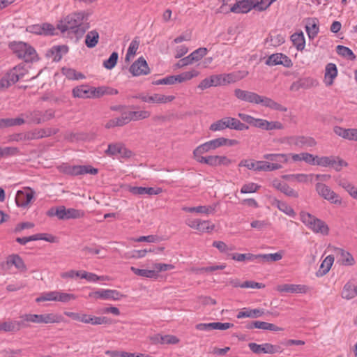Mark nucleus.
Wrapping results in <instances>:
<instances>
[{
  "mask_svg": "<svg viewBox=\"0 0 357 357\" xmlns=\"http://www.w3.org/2000/svg\"><path fill=\"white\" fill-rule=\"evenodd\" d=\"M89 13L84 11L73 13L61 20L57 28L62 32L72 31L77 36H82L89 28Z\"/></svg>",
  "mask_w": 357,
  "mask_h": 357,
  "instance_id": "obj_1",
  "label": "nucleus"
},
{
  "mask_svg": "<svg viewBox=\"0 0 357 357\" xmlns=\"http://www.w3.org/2000/svg\"><path fill=\"white\" fill-rule=\"evenodd\" d=\"M300 217L301 222L313 232L323 235L328 234L329 228L325 222L321 219L305 211L301 212Z\"/></svg>",
  "mask_w": 357,
  "mask_h": 357,
  "instance_id": "obj_2",
  "label": "nucleus"
},
{
  "mask_svg": "<svg viewBox=\"0 0 357 357\" xmlns=\"http://www.w3.org/2000/svg\"><path fill=\"white\" fill-rule=\"evenodd\" d=\"M10 49L20 59L26 62H32L37 59L35 49L24 42H12L9 44Z\"/></svg>",
  "mask_w": 357,
  "mask_h": 357,
  "instance_id": "obj_3",
  "label": "nucleus"
},
{
  "mask_svg": "<svg viewBox=\"0 0 357 357\" xmlns=\"http://www.w3.org/2000/svg\"><path fill=\"white\" fill-rule=\"evenodd\" d=\"M226 128L244 130H248L249 127L245 123H241L238 119L233 117H224L213 123L209 127V130L213 132L222 131Z\"/></svg>",
  "mask_w": 357,
  "mask_h": 357,
  "instance_id": "obj_4",
  "label": "nucleus"
},
{
  "mask_svg": "<svg viewBox=\"0 0 357 357\" xmlns=\"http://www.w3.org/2000/svg\"><path fill=\"white\" fill-rule=\"evenodd\" d=\"M24 322H31L34 324H58L63 320V317L57 313H45L41 314H24L20 317Z\"/></svg>",
  "mask_w": 357,
  "mask_h": 357,
  "instance_id": "obj_5",
  "label": "nucleus"
},
{
  "mask_svg": "<svg viewBox=\"0 0 357 357\" xmlns=\"http://www.w3.org/2000/svg\"><path fill=\"white\" fill-rule=\"evenodd\" d=\"M26 73L24 66L18 65L9 70L0 79V90H4L16 83Z\"/></svg>",
  "mask_w": 357,
  "mask_h": 357,
  "instance_id": "obj_6",
  "label": "nucleus"
},
{
  "mask_svg": "<svg viewBox=\"0 0 357 357\" xmlns=\"http://www.w3.org/2000/svg\"><path fill=\"white\" fill-rule=\"evenodd\" d=\"M77 298V296L73 294L65 293L59 291H52L43 293L36 299L37 303L43 301H57L68 303Z\"/></svg>",
  "mask_w": 357,
  "mask_h": 357,
  "instance_id": "obj_7",
  "label": "nucleus"
},
{
  "mask_svg": "<svg viewBox=\"0 0 357 357\" xmlns=\"http://www.w3.org/2000/svg\"><path fill=\"white\" fill-rule=\"evenodd\" d=\"M59 172L70 176H79L89 174L96 175L98 174V169L91 165H69L63 164L59 167Z\"/></svg>",
  "mask_w": 357,
  "mask_h": 357,
  "instance_id": "obj_8",
  "label": "nucleus"
},
{
  "mask_svg": "<svg viewBox=\"0 0 357 357\" xmlns=\"http://www.w3.org/2000/svg\"><path fill=\"white\" fill-rule=\"evenodd\" d=\"M315 189L318 195L328 201L331 204L336 205H342V199L341 197L335 192L330 187L323 183H317L315 185Z\"/></svg>",
  "mask_w": 357,
  "mask_h": 357,
  "instance_id": "obj_9",
  "label": "nucleus"
},
{
  "mask_svg": "<svg viewBox=\"0 0 357 357\" xmlns=\"http://www.w3.org/2000/svg\"><path fill=\"white\" fill-rule=\"evenodd\" d=\"M135 98L139 99L142 102L148 103L165 104L170 102L175 99L174 96H165L160 93H139L134 96Z\"/></svg>",
  "mask_w": 357,
  "mask_h": 357,
  "instance_id": "obj_10",
  "label": "nucleus"
},
{
  "mask_svg": "<svg viewBox=\"0 0 357 357\" xmlns=\"http://www.w3.org/2000/svg\"><path fill=\"white\" fill-rule=\"evenodd\" d=\"M317 165L324 167H331L335 171L340 172L342 169V167L347 166V162L335 156H318Z\"/></svg>",
  "mask_w": 357,
  "mask_h": 357,
  "instance_id": "obj_11",
  "label": "nucleus"
},
{
  "mask_svg": "<svg viewBox=\"0 0 357 357\" xmlns=\"http://www.w3.org/2000/svg\"><path fill=\"white\" fill-rule=\"evenodd\" d=\"M55 214L59 220H68L82 218L84 215V212L73 208H66L65 206H61L55 208Z\"/></svg>",
  "mask_w": 357,
  "mask_h": 357,
  "instance_id": "obj_12",
  "label": "nucleus"
},
{
  "mask_svg": "<svg viewBox=\"0 0 357 357\" xmlns=\"http://www.w3.org/2000/svg\"><path fill=\"white\" fill-rule=\"evenodd\" d=\"M234 93L236 98L241 101L247 102L249 103L259 105L262 100L261 96L252 91L236 89Z\"/></svg>",
  "mask_w": 357,
  "mask_h": 357,
  "instance_id": "obj_13",
  "label": "nucleus"
},
{
  "mask_svg": "<svg viewBox=\"0 0 357 357\" xmlns=\"http://www.w3.org/2000/svg\"><path fill=\"white\" fill-rule=\"evenodd\" d=\"M219 147H220L219 138L211 139L198 146L193 151V157L195 159L203 157V154L215 150Z\"/></svg>",
  "mask_w": 357,
  "mask_h": 357,
  "instance_id": "obj_14",
  "label": "nucleus"
},
{
  "mask_svg": "<svg viewBox=\"0 0 357 357\" xmlns=\"http://www.w3.org/2000/svg\"><path fill=\"white\" fill-rule=\"evenodd\" d=\"M105 153L110 156H119L120 158H126L132 155V152L127 149L122 143L110 144L108 145Z\"/></svg>",
  "mask_w": 357,
  "mask_h": 357,
  "instance_id": "obj_15",
  "label": "nucleus"
},
{
  "mask_svg": "<svg viewBox=\"0 0 357 357\" xmlns=\"http://www.w3.org/2000/svg\"><path fill=\"white\" fill-rule=\"evenodd\" d=\"M265 63L269 66L282 65L286 68H290L293 66L291 60L287 55L282 53H275L270 55Z\"/></svg>",
  "mask_w": 357,
  "mask_h": 357,
  "instance_id": "obj_16",
  "label": "nucleus"
},
{
  "mask_svg": "<svg viewBox=\"0 0 357 357\" xmlns=\"http://www.w3.org/2000/svg\"><path fill=\"white\" fill-rule=\"evenodd\" d=\"M129 71L133 76H140L149 74L150 69L146 60L141 56L130 66Z\"/></svg>",
  "mask_w": 357,
  "mask_h": 357,
  "instance_id": "obj_17",
  "label": "nucleus"
},
{
  "mask_svg": "<svg viewBox=\"0 0 357 357\" xmlns=\"http://www.w3.org/2000/svg\"><path fill=\"white\" fill-rule=\"evenodd\" d=\"M279 292L291 294H306L310 291V287L305 284H282L276 287Z\"/></svg>",
  "mask_w": 357,
  "mask_h": 357,
  "instance_id": "obj_18",
  "label": "nucleus"
},
{
  "mask_svg": "<svg viewBox=\"0 0 357 357\" xmlns=\"http://www.w3.org/2000/svg\"><path fill=\"white\" fill-rule=\"evenodd\" d=\"M248 347L255 354H273L278 352V347L269 343L262 344H257V343H249Z\"/></svg>",
  "mask_w": 357,
  "mask_h": 357,
  "instance_id": "obj_19",
  "label": "nucleus"
},
{
  "mask_svg": "<svg viewBox=\"0 0 357 357\" xmlns=\"http://www.w3.org/2000/svg\"><path fill=\"white\" fill-rule=\"evenodd\" d=\"M271 185L288 197L293 198L298 197V192L291 188L287 183L282 182L278 178H274L271 182Z\"/></svg>",
  "mask_w": 357,
  "mask_h": 357,
  "instance_id": "obj_20",
  "label": "nucleus"
},
{
  "mask_svg": "<svg viewBox=\"0 0 357 357\" xmlns=\"http://www.w3.org/2000/svg\"><path fill=\"white\" fill-rule=\"evenodd\" d=\"M34 191L29 188L27 190H19L15 197L16 204L20 207L27 206L33 199Z\"/></svg>",
  "mask_w": 357,
  "mask_h": 357,
  "instance_id": "obj_21",
  "label": "nucleus"
},
{
  "mask_svg": "<svg viewBox=\"0 0 357 357\" xmlns=\"http://www.w3.org/2000/svg\"><path fill=\"white\" fill-rule=\"evenodd\" d=\"M26 327L24 321H15L9 319L6 321L0 322V331L3 332H17L22 328Z\"/></svg>",
  "mask_w": 357,
  "mask_h": 357,
  "instance_id": "obj_22",
  "label": "nucleus"
},
{
  "mask_svg": "<svg viewBox=\"0 0 357 357\" xmlns=\"http://www.w3.org/2000/svg\"><path fill=\"white\" fill-rule=\"evenodd\" d=\"M128 190L134 195H156L160 194L162 192V189L160 188H154L152 187H138V186H131L129 185L128 187Z\"/></svg>",
  "mask_w": 357,
  "mask_h": 357,
  "instance_id": "obj_23",
  "label": "nucleus"
},
{
  "mask_svg": "<svg viewBox=\"0 0 357 357\" xmlns=\"http://www.w3.org/2000/svg\"><path fill=\"white\" fill-rule=\"evenodd\" d=\"M245 328L251 330L253 328H259L262 330L271 331H282L283 328L277 326L276 325L265 321H253L246 324Z\"/></svg>",
  "mask_w": 357,
  "mask_h": 357,
  "instance_id": "obj_24",
  "label": "nucleus"
},
{
  "mask_svg": "<svg viewBox=\"0 0 357 357\" xmlns=\"http://www.w3.org/2000/svg\"><path fill=\"white\" fill-rule=\"evenodd\" d=\"M26 119L29 124H41L43 123L42 119L43 111L38 109L29 110L21 114Z\"/></svg>",
  "mask_w": 357,
  "mask_h": 357,
  "instance_id": "obj_25",
  "label": "nucleus"
},
{
  "mask_svg": "<svg viewBox=\"0 0 357 357\" xmlns=\"http://www.w3.org/2000/svg\"><path fill=\"white\" fill-rule=\"evenodd\" d=\"M68 52V47L66 45L53 46L47 52V56L51 58L53 61H59L63 55Z\"/></svg>",
  "mask_w": 357,
  "mask_h": 357,
  "instance_id": "obj_26",
  "label": "nucleus"
},
{
  "mask_svg": "<svg viewBox=\"0 0 357 357\" xmlns=\"http://www.w3.org/2000/svg\"><path fill=\"white\" fill-rule=\"evenodd\" d=\"M248 70H238L228 74H222L225 85L236 82L248 75Z\"/></svg>",
  "mask_w": 357,
  "mask_h": 357,
  "instance_id": "obj_27",
  "label": "nucleus"
},
{
  "mask_svg": "<svg viewBox=\"0 0 357 357\" xmlns=\"http://www.w3.org/2000/svg\"><path fill=\"white\" fill-rule=\"evenodd\" d=\"M264 314V310L263 309H250V308H243L241 311H240L236 317L238 319H242L245 317L249 318H258Z\"/></svg>",
  "mask_w": 357,
  "mask_h": 357,
  "instance_id": "obj_28",
  "label": "nucleus"
},
{
  "mask_svg": "<svg viewBox=\"0 0 357 357\" xmlns=\"http://www.w3.org/2000/svg\"><path fill=\"white\" fill-rule=\"evenodd\" d=\"M7 264L14 266L19 271L24 273L27 271L22 258L18 255H11L7 259Z\"/></svg>",
  "mask_w": 357,
  "mask_h": 357,
  "instance_id": "obj_29",
  "label": "nucleus"
},
{
  "mask_svg": "<svg viewBox=\"0 0 357 357\" xmlns=\"http://www.w3.org/2000/svg\"><path fill=\"white\" fill-rule=\"evenodd\" d=\"M128 123L133 121L146 119L151 116V112L147 110L125 112Z\"/></svg>",
  "mask_w": 357,
  "mask_h": 357,
  "instance_id": "obj_30",
  "label": "nucleus"
},
{
  "mask_svg": "<svg viewBox=\"0 0 357 357\" xmlns=\"http://www.w3.org/2000/svg\"><path fill=\"white\" fill-rule=\"evenodd\" d=\"M337 75V69L336 65L332 63H329L326 66L325 70V82L326 85L330 86L333 84V79Z\"/></svg>",
  "mask_w": 357,
  "mask_h": 357,
  "instance_id": "obj_31",
  "label": "nucleus"
},
{
  "mask_svg": "<svg viewBox=\"0 0 357 357\" xmlns=\"http://www.w3.org/2000/svg\"><path fill=\"white\" fill-rule=\"evenodd\" d=\"M294 145L298 147H312L317 144L314 139L310 137L298 136L292 138Z\"/></svg>",
  "mask_w": 357,
  "mask_h": 357,
  "instance_id": "obj_32",
  "label": "nucleus"
},
{
  "mask_svg": "<svg viewBox=\"0 0 357 357\" xmlns=\"http://www.w3.org/2000/svg\"><path fill=\"white\" fill-rule=\"evenodd\" d=\"M91 86L87 85H80L73 89V96L79 98H91Z\"/></svg>",
  "mask_w": 357,
  "mask_h": 357,
  "instance_id": "obj_33",
  "label": "nucleus"
},
{
  "mask_svg": "<svg viewBox=\"0 0 357 357\" xmlns=\"http://www.w3.org/2000/svg\"><path fill=\"white\" fill-rule=\"evenodd\" d=\"M182 210L189 213H197L210 214L213 213L215 211V206H199L196 207H183Z\"/></svg>",
  "mask_w": 357,
  "mask_h": 357,
  "instance_id": "obj_34",
  "label": "nucleus"
},
{
  "mask_svg": "<svg viewBox=\"0 0 357 357\" xmlns=\"http://www.w3.org/2000/svg\"><path fill=\"white\" fill-rule=\"evenodd\" d=\"M289 155L284 153H267L263 155V158L268 162H275L274 163H287L289 161Z\"/></svg>",
  "mask_w": 357,
  "mask_h": 357,
  "instance_id": "obj_35",
  "label": "nucleus"
},
{
  "mask_svg": "<svg viewBox=\"0 0 357 357\" xmlns=\"http://www.w3.org/2000/svg\"><path fill=\"white\" fill-rule=\"evenodd\" d=\"M333 262L334 257L333 255L327 256L321 262L317 275L323 276L326 275L330 271Z\"/></svg>",
  "mask_w": 357,
  "mask_h": 357,
  "instance_id": "obj_36",
  "label": "nucleus"
},
{
  "mask_svg": "<svg viewBox=\"0 0 357 357\" xmlns=\"http://www.w3.org/2000/svg\"><path fill=\"white\" fill-rule=\"evenodd\" d=\"M261 100H261L260 105H261L264 107H269L272 109H275V110L280 111V112H286L287 110V107H285L282 106L281 104L274 101L271 98H269L266 96H262Z\"/></svg>",
  "mask_w": 357,
  "mask_h": 357,
  "instance_id": "obj_37",
  "label": "nucleus"
},
{
  "mask_svg": "<svg viewBox=\"0 0 357 357\" xmlns=\"http://www.w3.org/2000/svg\"><path fill=\"white\" fill-rule=\"evenodd\" d=\"M282 168L279 163H271L268 161H257V171L271 172Z\"/></svg>",
  "mask_w": 357,
  "mask_h": 357,
  "instance_id": "obj_38",
  "label": "nucleus"
},
{
  "mask_svg": "<svg viewBox=\"0 0 357 357\" xmlns=\"http://www.w3.org/2000/svg\"><path fill=\"white\" fill-rule=\"evenodd\" d=\"M318 20L316 18L309 20V22L305 26L306 32L308 37L311 39L314 38L319 33Z\"/></svg>",
  "mask_w": 357,
  "mask_h": 357,
  "instance_id": "obj_39",
  "label": "nucleus"
},
{
  "mask_svg": "<svg viewBox=\"0 0 357 357\" xmlns=\"http://www.w3.org/2000/svg\"><path fill=\"white\" fill-rule=\"evenodd\" d=\"M102 295V299L110 301H119L122 298L125 297L123 294L116 289H103Z\"/></svg>",
  "mask_w": 357,
  "mask_h": 357,
  "instance_id": "obj_40",
  "label": "nucleus"
},
{
  "mask_svg": "<svg viewBox=\"0 0 357 357\" xmlns=\"http://www.w3.org/2000/svg\"><path fill=\"white\" fill-rule=\"evenodd\" d=\"M291 40L297 50L302 51L305 48V40L304 34L302 31L300 33H293L291 36Z\"/></svg>",
  "mask_w": 357,
  "mask_h": 357,
  "instance_id": "obj_41",
  "label": "nucleus"
},
{
  "mask_svg": "<svg viewBox=\"0 0 357 357\" xmlns=\"http://www.w3.org/2000/svg\"><path fill=\"white\" fill-rule=\"evenodd\" d=\"M127 123L128 121L124 112L121 116L109 120L105 124V128L109 129L116 126H123Z\"/></svg>",
  "mask_w": 357,
  "mask_h": 357,
  "instance_id": "obj_42",
  "label": "nucleus"
},
{
  "mask_svg": "<svg viewBox=\"0 0 357 357\" xmlns=\"http://www.w3.org/2000/svg\"><path fill=\"white\" fill-rule=\"evenodd\" d=\"M130 270L134 274L143 278H157L158 277L155 270L140 269L134 266H131Z\"/></svg>",
  "mask_w": 357,
  "mask_h": 357,
  "instance_id": "obj_43",
  "label": "nucleus"
},
{
  "mask_svg": "<svg viewBox=\"0 0 357 357\" xmlns=\"http://www.w3.org/2000/svg\"><path fill=\"white\" fill-rule=\"evenodd\" d=\"M313 176V174H286L282 177L285 180L289 181H296L298 183H307L310 180V178Z\"/></svg>",
  "mask_w": 357,
  "mask_h": 357,
  "instance_id": "obj_44",
  "label": "nucleus"
},
{
  "mask_svg": "<svg viewBox=\"0 0 357 357\" xmlns=\"http://www.w3.org/2000/svg\"><path fill=\"white\" fill-rule=\"evenodd\" d=\"M99 40V33L97 31L93 30L89 32L86 36L85 38V44L87 47L93 48L98 43Z\"/></svg>",
  "mask_w": 357,
  "mask_h": 357,
  "instance_id": "obj_45",
  "label": "nucleus"
},
{
  "mask_svg": "<svg viewBox=\"0 0 357 357\" xmlns=\"http://www.w3.org/2000/svg\"><path fill=\"white\" fill-rule=\"evenodd\" d=\"M62 73L68 79L73 80H77L84 78L82 73L77 72L75 69L69 68H63Z\"/></svg>",
  "mask_w": 357,
  "mask_h": 357,
  "instance_id": "obj_46",
  "label": "nucleus"
},
{
  "mask_svg": "<svg viewBox=\"0 0 357 357\" xmlns=\"http://www.w3.org/2000/svg\"><path fill=\"white\" fill-rule=\"evenodd\" d=\"M195 160L201 164H206L211 167L218 166V155H208L199 157L195 159Z\"/></svg>",
  "mask_w": 357,
  "mask_h": 357,
  "instance_id": "obj_47",
  "label": "nucleus"
},
{
  "mask_svg": "<svg viewBox=\"0 0 357 357\" xmlns=\"http://www.w3.org/2000/svg\"><path fill=\"white\" fill-rule=\"evenodd\" d=\"M337 53L347 58L349 60L354 61L356 59V56L354 52L349 47L343 46V45H337L336 47Z\"/></svg>",
  "mask_w": 357,
  "mask_h": 357,
  "instance_id": "obj_48",
  "label": "nucleus"
},
{
  "mask_svg": "<svg viewBox=\"0 0 357 357\" xmlns=\"http://www.w3.org/2000/svg\"><path fill=\"white\" fill-rule=\"evenodd\" d=\"M199 74V71L196 70L182 73L176 75V82L181 83L188 80H190L193 77H197Z\"/></svg>",
  "mask_w": 357,
  "mask_h": 357,
  "instance_id": "obj_49",
  "label": "nucleus"
},
{
  "mask_svg": "<svg viewBox=\"0 0 357 357\" xmlns=\"http://www.w3.org/2000/svg\"><path fill=\"white\" fill-rule=\"evenodd\" d=\"M342 297L343 298L350 300L356 296V291H355L354 286L349 282L347 283L342 289Z\"/></svg>",
  "mask_w": 357,
  "mask_h": 357,
  "instance_id": "obj_50",
  "label": "nucleus"
},
{
  "mask_svg": "<svg viewBox=\"0 0 357 357\" xmlns=\"http://www.w3.org/2000/svg\"><path fill=\"white\" fill-rule=\"evenodd\" d=\"M20 154V151L17 147L14 146H7V147H0V158L17 155Z\"/></svg>",
  "mask_w": 357,
  "mask_h": 357,
  "instance_id": "obj_51",
  "label": "nucleus"
},
{
  "mask_svg": "<svg viewBox=\"0 0 357 357\" xmlns=\"http://www.w3.org/2000/svg\"><path fill=\"white\" fill-rule=\"evenodd\" d=\"M266 43H270L271 45L274 47L280 46L283 44L285 41L284 37L282 34L272 35L270 34L266 40Z\"/></svg>",
  "mask_w": 357,
  "mask_h": 357,
  "instance_id": "obj_52",
  "label": "nucleus"
},
{
  "mask_svg": "<svg viewBox=\"0 0 357 357\" xmlns=\"http://www.w3.org/2000/svg\"><path fill=\"white\" fill-rule=\"evenodd\" d=\"M342 264L344 266H353L355 264V259L352 255L344 250H340Z\"/></svg>",
  "mask_w": 357,
  "mask_h": 357,
  "instance_id": "obj_53",
  "label": "nucleus"
},
{
  "mask_svg": "<svg viewBox=\"0 0 357 357\" xmlns=\"http://www.w3.org/2000/svg\"><path fill=\"white\" fill-rule=\"evenodd\" d=\"M276 205L280 211H282L289 217L294 218L296 216V213L294 209L286 202L277 201Z\"/></svg>",
  "mask_w": 357,
  "mask_h": 357,
  "instance_id": "obj_54",
  "label": "nucleus"
},
{
  "mask_svg": "<svg viewBox=\"0 0 357 357\" xmlns=\"http://www.w3.org/2000/svg\"><path fill=\"white\" fill-rule=\"evenodd\" d=\"M208 50L205 47H200L192 52L190 55V57L193 62L201 60L205 55H206Z\"/></svg>",
  "mask_w": 357,
  "mask_h": 357,
  "instance_id": "obj_55",
  "label": "nucleus"
},
{
  "mask_svg": "<svg viewBox=\"0 0 357 357\" xmlns=\"http://www.w3.org/2000/svg\"><path fill=\"white\" fill-rule=\"evenodd\" d=\"M119 58V54L117 52H114L110 55L109 58L103 62V66L108 69L111 70L114 68L117 63V60Z\"/></svg>",
  "mask_w": 357,
  "mask_h": 357,
  "instance_id": "obj_56",
  "label": "nucleus"
},
{
  "mask_svg": "<svg viewBox=\"0 0 357 357\" xmlns=\"http://www.w3.org/2000/svg\"><path fill=\"white\" fill-rule=\"evenodd\" d=\"M37 130L40 139L54 135L59 132V129L52 128H37Z\"/></svg>",
  "mask_w": 357,
  "mask_h": 357,
  "instance_id": "obj_57",
  "label": "nucleus"
},
{
  "mask_svg": "<svg viewBox=\"0 0 357 357\" xmlns=\"http://www.w3.org/2000/svg\"><path fill=\"white\" fill-rule=\"evenodd\" d=\"M80 278L85 279L89 282H97L98 280H103L104 276H98L95 273H89L85 271H81Z\"/></svg>",
  "mask_w": 357,
  "mask_h": 357,
  "instance_id": "obj_58",
  "label": "nucleus"
},
{
  "mask_svg": "<svg viewBox=\"0 0 357 357\" xmlns=\"http://www.w3.org/2000/svg\"><path fill=\"white\" fill-rule=\"evenodd\" d=\"M282 258V255L279 253L260 254V260L262 261H278Z\"/></svg>",
  "mask_w": 357,
  "mask_h": 357,
  "instance_id": "obj_59",
  "label": "nucleus"
},
{
  "mask_svg": "<svg viewBox=\"0 0 357 357\" xmlns=\"http://www.w3.org/2000/svg\"><path fill=\"white\" fill-rule=\"evenodd\" d=\"M215 226L209 220H199L198 231L200 232H211Z\"/></svg>",
  "mask_w": 357,
  "mask_h": 357,
  "instance_id": "obj_60",
  "label": "nucleus"
},
{
  "mask_svg": "<svg viewBox=\"0 0 357 357\" xmlns=\"http://www.w3.org/2000/svg\"><path fill=\"white\" fill-rule=\"evenodd\" d=\"M91 325H102L111 324V321L106 317H96L91 315L89 323Z\"/></svg>",
  "mask_w": 357,
  "mask_h": 357,
  "instance_id": "obj_61",
  "label": "nucleus"
},
{
  "mask_svg": "<svg viewBox=\"0 0 357 357\" xmlns=\"http://www.w3.org/2000/svg\"><path fill=\"white\" fill-rule=\"evenodd\" d=\"M139 47V42L136 40H133L128 49L126 55V60L129 61L130 57H132L136 54V52Z\"/></svg>",
  "mask_w": 357,
  "mask_h": 357,
  "instance_id": "obj_62",
  "label": "nucleus"
},
{
  "mask_svg": "<svg viewBox=\"0 0 357 357\" xmlns=\"http://www.w3.org/2000/svg\"><path fill=\"white\" fill-rule=\"evenodd\" d=\"M213 246L222 253H228L229 251L234 250V247H229L225 242L220 241H214Z\"/></svg>",
  "mask_w": 357,
  "mask_h": 357,
  "instance_id": "obj_63",
  "label": "nucleus"
},
{
  "mask_svg": "<svg viewBox=\"0 0 357 357\" xmlns=\"http://www.w3.org/2000/svg\"><path fill=\"white\" fill-rule=\"evenodd\" d=\"M260 188V185H258L255 183H249L242 186L241 192L243 194L252 193L257 192Z\"/></svg>",
  "mask_w": 357,
  "mask_h": 357,
  "instance_id": "obj_64",
  "label": "nucleus"
}]
</instances>
